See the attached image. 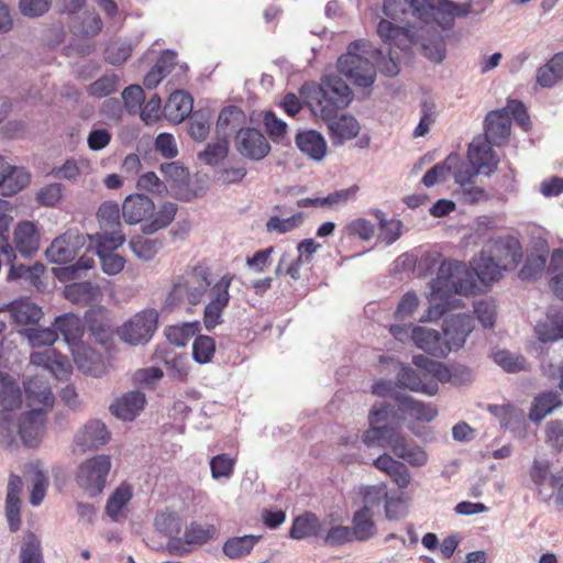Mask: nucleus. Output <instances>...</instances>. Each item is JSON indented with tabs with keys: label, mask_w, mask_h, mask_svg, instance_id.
Segmentation results:
<instances>
[{
	"label": "nucleus",
	"mask_w": 563,
	"mask_h": 563,
	"mask_svg": "<svg viewBox=\"0 0 563 563\" xmlns=\"http://www.w3.org/2000/svg\"><path fill=\"white\" fill-rule=\"evenodd\" d=\"M74 363L77 368L86 375L101 377L107 371V364L101 355L95 349L85 343H79L70 349Z\"/></svg>",
	"instance_id": "obj_19"
},
{
	"label": "nucleus",
	"mask_w": 563,
	"mask_h": 563,
	"mask_svg": "<svg viewBox=\"0 0 563 563\" xmlns=\"http://www.w3.org/2000/svg\"><path fill=\"white\" fill-rule=\"evenodd\" d=\"M102 21L95 12H87L82 16H75L70 24V30L78 36H95L102 30Z\"/></svg>",
	"instance_id": "obj_54"
},
{
	"label": "nucleus",
	"mask_w": 563,
	"mask_h": 563,
	"mask_svg": "<svg viewBox=\"0 0 563 563\" xmlns=\"http://www.w3.org/2000/svg\"><path fill=\"white\" fill-rule=\"evenodd\" d=\"M133 497V488L130 484L122 483L109 496L106 505V514L113 521H121L126 517V506Z\"/></svg>",
	"instance_id": "obj_33"
},
{
	"label": "nucleus",
	"mask_w": 563,
	"mask_h": 563,
	"mask_svg": "<svg viewBox=\"0 0 563 563\" xmlns=\"http://www.w3.org/2000/svg\"><path fill=\"white\" fill-rule=\"evenodd\" d=\"M209 276V271L205 266L187 267L181 274L175 276L165 305L169 308L183 303L199 305L212 287Z\"/></svg>",
	"instance_id": "obj_3"
},
{
	"label": "nucleus",
	"mask_w": 563,
	"mask_h": 563,
	"mask_svg": "<svg viewBox=\"0 0 563 563\" xmlns=\"http://www.w3.org/2000/svg\"><path fill=\"white\" fill-rule=\"evenodd\" d=\"M30 183V174L23 167L5 164V172L0 177L2 195L12 196L22 190Z\"/></svg>",
	"instance_id": "obj_41"
},
{
	"label": "nucleus",
	"mask_w": 563,
	"mask_h": 563,
	"mask_svg": "<svg viewBox=\"0 0 563 563\" xmlns=\"http://www.w3.org/2000/svg\"><path fill=\"white\" fill-rule=\"evenodd\" d=\"M395 402L398 420L413 419L419 422H431L438 415V410L431 405L404 394H396Z\"/></svg>",
	"instance_id": "obj_18"
},
{
	"label": "nucleus",
	"mask_w": 563,
	"mask_h": 563,
	"mask_svg": "<svg viewBox=\"0 0 563 563\" xmlns=\"http://www.w3.org/2000/svg\"><path fill=\"white\" fill-rule=\"evenodd\" d=\"M563 79V52L556 53L537 71V82L542 88H551Z\"/></svg>",
	"instance_id": "obj_49"
},
{
	"label": "nucleus",
	"mask_w": 563,
	"mask_h": 563,
	"mask_svg": "<svg viewBox=\"0 0 563 563\" xmlns=\"http://www.w3.org/2000/svg\"><path fill=\"white\" fill-rule=\"evenodd\" d=\"M453 8L454 1L452 0H437L434 4L423 0L419 21L426 24L433 22L444 29L450 27L454 21Z\"/></svg>",
	"instance_id": "obj_27"
},
{
	"label": "nucleus",
	"mask_w": 563,
	"mask_h": 563,
	"mask_svg": "<svg viewBox=\"0 0 563 563\" xmlns=\"http://www.w3.org/2000/svg\"><path fill=\"white\" fill-rule=\"evenodd\" d=\"M177 205L174 202H164L156 213L153 212L154 218L150 223L142 227L145 234H153L161 229L168 227L177 212Z\"/></svg>",
	"instance_id": "obj_56"
},
{
	"label": "nucleus",
	"mask_w": 563,
	"mask_h": 563,
	"mask_svg": "<svg viewBox=\"0 0 563 563\" xmlns=\"http://www.w3.org/2000/svg\"><path fill=\"white\" fill-rule=\"evenodd\" d=\"M110 468L111 460L108 455H96L79 466L77 483L87 495L96 497L102 493Z\"/></svg>",
	"instance_id": "obj_7"
},
{
	"label": "nucleus",
	"mask_w": 563,
	"mask_h": 563,
	"mask_svg": "<svg viewBox=\"0 0 563 563\" xmlns=\"http://www.w3.org/2000/svg\"><path fill=\"white\" fill-rule=\"evenodd\" d=\"M323 531V522L312 512H306L297 517L290 528V538L302 540L311 537H319Z\"/></svg>",
	"instance_id": "obj_44"
},
{
	"label": "nucleus",
	"mask_w": 563,
	"mask_h": 563,
	"mask_svg": "<svg viewBox=\"0 0 563 563\" xmlns=\"http://www.w3.org/2000/svg\"><path fill=\"white\" fill-rule=\"evenodd\" d=\"M55 330L59 332L70 349L81 343L85 327L80 318L73 313H65L55 319Z\"/></svg>",
	"instance_id": "obj_35"
},
{
	"label": "nucleus",
	"mask_w": 563,
	"mask_h": 563,
	"mask_svg": "<svg viewBox=\"0 0 563 563\" xmlns=\"http://www.w3.org/2000/svg\"><path fill=\"white\" fill-rule=\"evenodd\" d=\"M544 439L553 453L563 452V421L550 420L544 428Z\"/></svg>",
	"instance_id": "obj_64"
},
{
	"label": "nucleus",
	"mask_w": 563,
	"mask_h": 563,
	"mask_svg": "<svg viewBox=\"0 0 563 563\" xmlns=\"http://www.w3.org/2000/svg\"><path fill=\"white\" fill-rule=\"evenodd\" d=\"M529 476L540 495H542L545 485L555 489L562 481L561 476L551 473L550 463L547 460L536 459L530 467Z\"/></svg>",
	"instance_id": "obj_47"
},
{
	"label": "nucleus",
	"mask_w": 563,
	"mask_h": 563,
	"mask_svg": "<svg viewBox=\"0 0 563 563\" xmlns=\"http://www.w3.org/2000/svg\"><path fill=\"white\" fill-rule=\"evenodd\" d=\"M369 213L378 221L377 241L386 245L394 244L401 235L402 222L395 218L387 219L379 209H372Z\"/></svg>",
	"instance_id": "obj_46"
},
{
	"label": "nucleus",
	"mask_w": 563,
	"mask_h": 563,
	"mask_svg": "<svg viewBox=\"0 0 563 563\" xmlns=\"http://www.w3.org/2000/svg\"><path fill=\"white\" fill-rule=\"evenodd\" d=\"M210 132V114L207 111L194 112L188 121V133L197 142L207 139Z\"/></svg>",
	"instance_id": "obj_61"
},
{
	"label": "nucleus",
	"mask_w": 563,
	"mask_h": 563,
	"mask_svg": "<svg viewBox=\"0 0 563 563\" xmlns=\"http://www.w3.org/2000/svg\"><path fill=\"white\" fill-rule=\"evenodd\" d=\"M494 362L499 365L504 371L508 373H516L528 369L527 360L516 353H511L507 350H499L493 354Z\"/></svg>",
	"instance_id": "obj_58"
},
{
	"label": "nucleus",
	"mask_w": 563,
	"mask_h": 563,
	"mask_svg": "<svg viewBox=\"0 0 563 563\" xmlns=\"http://www.w3.org/2000/svg\"><path fill=\"white\" fill-rule=\"evenodd\" d=\"M373 464L379 471L388 474L399 488L404 489L409 486L410 473L402 462L384 453L375 459Z\"/></svg>",
	"instance_id": "obj_34"
},
{
	"label": "nucleus",
	"mask_w": 563,
	"mask_h": 563,
	"mask_svg": "<svg viewBox=\"0 0 563 563\" xmlns=\"http://www.w3.org/2000/svg\"><path fill=\"white\" fill-rule=\"evenodd\" d=\"M162 245L163 244L159 240H151L143 236L133 238L129 242V246L135 256L143 261L153 260Z\"/></svg>",
	"instance_id": "obj_60"
},
{
	"label": "nucleus",
	"mask_w": 563,
	"mask_h": 563,
	"mask_svg": "<svg viewBox=\"0 0 563 563\" xmlns=\"http://www.w3.org/2000/svg\"><path fill=\"white\" fill-rule=\"evenodd\" d=\"M412 363L431 373L437 379V383H451L457 386L468 384L474 378L472 369L462 364L446 366L443 363L431 360L424 355L413 356Z\"/></svg>",
	"instance_id": "obj_9"
},
{
	"label": "nucleus",
	"mask_w": 563,
	"mask_h": 563,
	"mask_svg": "<svg viewBox=\"0 0 563 563\" xmlns=\"http://www.w3.org/2000/svg\"><path fill=\"white\" fill-rule=\"evenodd\" d=\"M64 294L69 301L85 306L99 301L102 296L100 287L88 280L65 286Z\"/></svg>",
	"instance_id": "obj_36"
},
{
	"label": "nucleus",
	"mask_w": 563,
	"mask_h": 563,
	"mask_svg": "<svg viewBox=\"0 0 563 563\" xmlns=\"http://www.w3.org/2000/svg\"><path fill=\"white\" fill-rule=\"evenodd\" d=\"M489 410L498 419L503 429L516 431L520 429L525 422L523 410L516 406H492Z\"/></svg>",
	"instance_id": "obj_52"
},
{
	"label": "nucleus",
	"mask_w": 563,
	"mask_h": 563,
	"mask_svg": "<svg viewBox=\"0 0 563 563\" xmlns=\"http://www.w3.org/2000/svg\"><path fill=\"white\" fill-rule=\"evenodd\" d=\"M376 31L382 42L389 47L405 51L413 42V33L410 27L397 25L387 19H382L378 22Z\"/></svg>",
	"instance_id": "obj_23"
},
{
	"label": "nucleus",
	"mask_w": 563,
	"mask_h": 563,
	"mask_svg": "<svg viewBox=\"0 0 563 563\" xmlns=\"http://www.w3.org/2000/svg\"><path fill=\"white\" fill-rule=\"evenodd\" d=\"M20 563H44L41 541L33 533L26 534L23 539Z\"/></svg>",
	"instance_id": "obj_63"
},
{
	"label": "nucleus",
	"mask_w": 563,
	"mask_h": 563,
	"mask_svg": "<svg viewBox=\"0 0 563 563\" xmlns=\"http://www.w3.org/2000/svg\"><path fill=\"white\" fill-rule=\"evenodd\" d=\"M86 236L78 230H68L53 240L45 254L49 262L66 264L71 262L85 246Z\"/></svg>",
	"instance_id": "obj_12"
},
{
	"label": "nucleus",
	"mask_w": 563,
	"mask_h": 563,
	"mask_svg": "<svg viewBox=\"0 0 563 563\" xmlns=\"http://www.w3.org/2000/svg\"><path fill=\"white\" fill-rule=\"evenodd\" d=\"M45 422V411L42 409H31L19 418L15 422L14 409L12 410L11 427L14 431L10 443H2L10 446L14 441V434L18 433L26 446L35 448L40 444Z\"/></svg>",
	"instance_id": "obj_11"
},
{
	"label": "nucleus",
	"mask_w": 563,
	"mask_h": 563,
	"mask_svg": "<svg viewBox=\"0 0 563 563\" xmlns=\"http://www.w3.org/2000/svg\"><path fill=\"white\" fill-rule=\"evenodd\" d=\"M198 331L199 322H185L169 327L166 338L173 345L185 346Z\"/></svg>",
	"instance_id": "obj_59"
},
{
	"label": "nucleus",
	"mask_w": 563,
	"mask_h": 563,
	"mask_svg": "<svg viewBox=\"0 0 563 563\" xmlns=\"http://www.w3.org/2000/svg\"><path fill=\"white\" fill-rule=\"evenodd\" d=\"M380 56V51L367 41H355L349 45L347 53L338 60L341 74L347 77L355 86L371 87L376 79L374 60Z\"/></svg>",
	"instance_id": "obj_2"
},
{
	"label": "nucleus",
	"mask_w": 563,
	"mask_h": 563,
	"mask_svg": "<svg viewBox=\"0 0 563 563\" xmlns=\"http://www.w3.org/2000/svg\"><path fill=\"white\" fill-rule=\"evenodd\" d=\"M389 449L398 459L411 466L420 467L428 462L427 452L413 441L408 440L400 431L391 439Z\"/></svg>",
	"instance_id": "obj_24"
},
{
	"label": "nucleus",
	"mask_w": 563,
	"mask_h": 563,
	"mask_svg": "<svg viewBox=\"0 0 563 563\" xmlns=\"http://www.w3.org/2000/svg\"><path fill=\"white\" fill-rule=\"evenodd\" d=\"M158 323V313L154 309H144L124 322L119 329L120 339L129 345H144L154 335Z\"/></svg>",
	"instance_id": "obj_6"
},
{
	"label": "nucleus",
	"mask_w": 563,
	"mask_h": 563,
	"mask_svg": "<svg viewBox=\"0 0 563 563\" xmlns=\"http://www.w3.org/2000/svg\"><path fill=\"white\" fill-rule=\"evenodd\" d=\"M192 111V98L189 93L177 90L170 93L164 107V114L170 122H183Z\"/></svg>",
	"instance_id": "obj_32"
},
{
	"label": "nucleus",
	"mask_w": 563,
	"mask_h": 563,
	"mask_svg": "<svg viewBox=\"0 0 563 563\" xmlns=\"http://www.w3.org/2000/svg\"><path fill=\"white\" fill-rule=\"evenodd\" d=\"M8 309L12 320L18 324H33L43 317L42 308L29 298L12 301Z\"/></svg>",
	"instance_id": "obj_40"
},
{
	"label": "nucleus",
	"mask_w": 563,
	"mask_h": 563,
	"mask_svg": "<svg viewBox=\"0 0 563 563\" xmlns=\"http://www.w3.org/2000/svg\"><path fill=\"white\" fill-rule=\"evenodd\" d=\"M97 216L101 232H98L93 235H88L90 241H100L103 240V236H109L112 232H120L119 208L115 203H102L98 210Z\"/></svg>",
	"instance_id": "obj_39"
},
{
	"label": "nucleus",
	"mask_w": 563,
	"mask_h": 563,
	"mask_svg": "<svg viewBox=\"0 0 563 563\" xmlns=\"http://www.w3.org/2000/svg\"><path fill=\"white\" fill-rule=\"evenodd\" d=\"M507 269L506 266H503L501 263L493 258L484 250H482L479 257L474 262V272L485 285L499 280Z\"/></svg>",
	"instance_id": "obj_37"
},
{
	"label": "nucleus",
	"mask_w": 563,
	"mask_h": 563,
	"mask_svg": "<svg viewBox=\"0 0 563 563\" xmlns=\"http://www.w3.org/2000/svg\"><path fill=\"white\" fill-rule=\"evenodd\" d=\"M228 151V141L218 136L214 142L209 143L203 151L199 152L198 157L208 165H217L227 157Z\"/></svg>",
	"instance_id": "obj_62"
},
{
	"label": "nucleus",
	"mask_w": 563,
	"mask_h": 563,
	"mask_svg": "<svg viewBox=\"0 0 563 563\" xmlns=\"http://www.w3.org/2000/svg\"><path fill=\"white\" fill-rule=\"evenodd\" d=\"M412 342L418 349L435 357H445L449 354L448 344L438 330L415 325Z\"/></svg>",
	"instance_id": "obj_22"
},
{
	"label": "nucleus",
	"mask_w": 563,
	"mask_h": 563,
	"mask_svg": "<svg viewBox=\"0 0 563 563\" xmlns=\"http://www.w3.org/2000/svg\"><path fill=\"white\" fill-rule=\"evenodd\" d=\"M145 404V395L139 390H132L117 398L111 404L110 411L121 420L132 421L144 409Z\"/></svg>",
	"instance_id": "obj_25"
},
{
	"label": "nucleus",
	"mask_w": 563,
	"mask_h": 563,
	"mask_svg": "<svg viewBox=\"0 0 563 563\" xmlns=\"http://www.w3.org/2000/svg\"><path fill=\"white\" fill-rule=\"evenodd\" d=\"M562 404L561 395L558 391H545L539 394L532 402L529 419L534 422H541L548 415L560 407Z\"/></svg>",
	"instance_id": "obj_45"
},
{
	"label": "nucleus",
	"mask_w": 563,
	"mask_h": 563,
	"mask_svg": "<svg viewBox=\"0 0 563 563\" xmlns=\"http://www.w3.org/2000/svg\"><path fill=\"white\" fill-rule=\"evenodd\" d=\"M485 137L479 136L490 147L505 144L510 134L511 121L506 110L490 111L484 122Z\"/></svg>",
	"instance_id": "obj_20"
},
{
	"label": "nucleus",
	"mask_w": 563,
	"mask_h": 563,
	"mask_svg": "<svg viewBox=\"0 0 563 563\" xmlns=\"http://www.w3.org/2000/svg\"><path fill=\"white\" fill-rule=\"evenodd\" d=\"M154 208L155 205L150 197L143 194H133L123 201L122 217L126 223L136 224L153 214Z\"/></svg>",
	"instance_id": "obj_28"
},
{
	"label": "nucleus",
	"mask_w": 563,
	"mask_h": 563,
	"mask_svg": "<svg viewBox=\"0 0 563 563\" xmlns=\"http://www.w3.org/2000/svg\"><path fill=\"white\" fill-rule=\"evenodd\" d=\"M232 279V275L225 274L210 288L209 301L203 312V324L209 331L223 321L222 313L230 301L229 288Z\"/></svg>",
	"instance_id": "obj_10"
},
{
	"label": "nucleus",
	"mask_w": 563,
	"mask_h": 563,
	"mask_svg": "<svg viewBox=\"0 0 563 563\" xmlns=\"http://www.w3.org/2000/svg\"><path fill=\"white\" fill-rule=\"evenodd\" d=\"M32 476V487L30 493V503L32 506H40L46 495L49 482L46 472L42 468L40 462L32 463L30 465Z\"/></svg>",
	"instance_id": "obj_55"
},
{
	"label": "nucleus",
	"mask_w": 563,
	"mask_h": 563,
	"mask_svg": "<svg viewBox=\"0 0 563 563\" xmlns=\"http://www.w3.org/2000/svg\"><path fill=\"white\" fill-rule=\"evenodd\" d=\"M261 536L245 534L229 538L222 547V551L231 560H238L249 555L260 541Z\"/></svg>",
	"instance_id": "obj_51"
},
{
	"label": "nucleus",
	"mask_w": 563,
	"mask_h": 563,
	"mask_svg": "<svg viewBox=\"0 0 563 563\" xmlns=\"http://www.w3.org/2000/svg\"><path fill=\"white\" fill-rule=\"evenodd\" d=\"M438 267V275L430 283L428 295L429 308L421 316L420 322H431L440 319L450 308L452 295L468 296L473 294L476 284L474 274L468 267L457 261L441 262L440 254L427 252L418 261L420 274H431Z\"/></svg>",
	"instance_id": "obj_1"
},
{
	"label": "nucleus",
	"mask_w": 563,
	"mask_h": 563,
	"mask_svg": "<svg viewBox=\"0 0 563 563\" xmlns=\"http://www.w3.org/2000/svg\"><path fill=\"white\" fill-rule=\"evenodd\" d=\"M102 309L89 310L86 316V323L91 339L101 345H107L111 339V330L103 318Z\"/></svg>",
	"instance_id": "obj_50"
},
{
	"label": "nucleus",
	"mask_w": 563,
	"mask_h": 563,
	"mask_svg": "<svg viewBox=\"0 0 563 563\" xmlns=\"http://www.w3.org/2000/svg\"><path fill=\"white\" fill-rule=\"evenodd\" d=\"M483 250L507 268L516 267L522 258L520 242L511 235L490 239Z\"/></svg>",
	"instance_id": "obj_14"
},
{
	"label": "nucleus",
	"mask_w": 563,
	"mask_h": 563,
	"mask_svg": "<svg viewBox=\"0 0 563 563\" xmlns=\"http://www.w3.org/2000/svg\"><path fill=\"white\" fill-rule=\"evenodd\" d=\"M14 243L23 256H32L40 247V234L31 221H22L14 229Z\"/></svg>",
	"instance_id": "obj_30"
},
{
	"label": "nucleus",
	"mask_w": 563,
	"mask_h": 563,
	"mask_svg": "<svg viewBox=\"0 0 563 563\" xmlns=\"http://www.w3.org/2000/svg\"><path fill=\"white\" fill-rule=\"evenodd\" d=\"M473 329L474 321L470 314L457 313L446 318L443 325V341L448 344L449 353L461 349Z\"/></svg>",
	"instance_id": "obj_17"
},
{
	"label": "nucleus",
	"mask_w": 563,
	"mask_h": 563,
	"mask_svg": "<svg viewBox=\"0 0 563 563\" xmlns=\"http://www.w3.org/2000/svg\"><path fill=\"white\" fill-rule=\"evenodd\" d=\"M110 432L98 419L88 421L75 435V443L81 450H96L108 443Z\"/></svg>",
	"instance_id": "obj_21"
},
{
	"label": "nucleus",
	"mask_w": 563,
	"mask_h": 563,
	"mask_svg": "<svg viewBox=\"0 0 563 563\" xmlns=\"http://www.w3.org/2000/svg\"><path fill=\"white\" fill-rule=\"evenodd\" d=\"M26 399L33 409H42L46 411L53 407L54 395L47 380L40 376L29 378L24 383Z\"/></svg>",
	"instance_id": "obj_26"
},
{
	"label": "nucleus",
	"mask_w": 563,
	"mask_h": 563,
	"mask_svg": "<svg viewBox=\"0 0 563 563\" xmlns=\"http://www.w3.org/2000/svg\"><path fill=\"white\" fill-rule=\"evenodd\" d=\"M423 0H384L383 13L389 20L404 22L408 15L420 20Z\"/></svg>",
	"instance_id": "obj_31"
},
{
	"label": "nucleus",
	"mask_w": 563,
	"mask_h": 563,
	"mask_svg": "<svg viewBox=\"0 0 563 563\" xmlns=\"http://www.w3.org/2000/svg\"><path fill=\"white\" fill-rule=\"evenodd\" d=\"M534 331L542 343L554 342L563 339V311L548 313L543 321H539Z\"/></svg>",
	"instance_id": "obj_42"
},
{
	"label": "nucleus",
	"mask_w": 563,
	"mask_h": 563,
	"mask_svg": "<svg viewBox=\"0 0 563 563\" xmlns=\"http://www.w3.org/2000/svg\"><path fill=\"white\" fill-rule=\"evenodd\" d=\"M235 147L242 156L254 161L263 159L271 151V145L263 133L252 128L238 132Z\"/></svg>",
	"instance_id": "obj_16"
},
{
	"label": "nucleus",
	"mask_w": 563,
	"mask_h": 563,
	"mask_svg": "<svg viewBox=\"0 0 563 563\" xmlns=\"http://www.w3.org/2000/svg\"><path fill=\"white\" fill-rule=\"evenodd\" d=\"M398 429L388 424L385 426H369L363 433L362 441L367 446H387L390 448L391 439L397 435Z\"/></svg>",
	"instance_id": "obj_53"
},
{
	"label": "nucleus",
	"mask_w": 563,
	"mask_h": 563,
	"mask_svg": "<svg viewBox=\"0 0 563 563\" xmlns=\"http://www.w3.org/2000/svg\"><path fill=\"white\" fill-rule=\"evenodd\" d=\"M452 165L454 180L462 187L471 185L478 174L490 176L497 169L498 158L484 140L475 137L468 145L467 162L456 155Z\"/></svg>",
	"instance_id": "obj_4"
},
{
	"label": "nucleus",
	"mask_w": 563,
	"mask_h": 563,
	"mask_svg": "<svg viewBox=\"0 0 563 563\" xmlns=\"http://www.w3.org/2000/svg\"><path fill=\"white\" fill-rule=\"evenodd\" d=\"M244 123L245 114L240 108L235 106L225 107L218 117L217 134L227 140L231 133H238L240 130H243Z\"/></svg>",
	"instance_id": "obj_38"
},
{
	"label": "nucleus",
	"mask_w": 563,
	"mask_h": 563,
	"mask_svg": "<svg viewBox=\"0 0 563 563\" xmlns=\"http://www.w3.org/2000/svg\"><path fill=\"white\" fill-rule=\"evenodd\" d=\"M298 148L314 161H321L327 154L324 137L316 131L298 133L296 136Z\"/></svg>",
	"instance_id": "obj_43"
},
{
	"label": "nucleus",
	"mask_w": 563,
	"mask_h": 563,
	"mask_svg": "<svg viewBox=\"0 0 563 563\" xmlns=\"http://www.w3.org/2000/svg\"><path fill=\"white\" fill-rule=\"evenodd\" d=\"M124 241L125 238L121 232H112L109 236H103V240L92 241L104 274L113 276L123 271L125 258L113 251L120 247Z\"/></svg>",
	"instance_id": "obj_13"
},
{
	"label": "nucleus",
	"mask_w": 563,
	"mask_h": 563,
	"mask_svg": "<svg viewBox=\"0 0 563 563\" xmlns=\"http://www.w3.org/2000/svg\"><path fill=\"white\" fill-rule=\"evenodd\" d=\"M0 443H10L13 434L11 427L12 410L22 404L21 390L15 380L8 375L0 374Z\"/></svg>",
	"instance_id": "obj_8"
},
{
	"label": "nucleus",
	"mask_w": 563,
	"mask_h": 563,
	"mask_svg": "<svg viewBox=\"0 0 563 563\" xmlns=\"http://www.w3.org/2000/svg\"><path fill=\"white\" fill-rule=\"evenodd\" d=\"M417 367L416 369L409 366H401L397 375L398 385L415 393L434 396L439 390L437 379L426 368Z\"/></svg>",
	"instance_id": "obj_15"
},
{
	"label": "nucleus",
	"mask_w": 563,
	"mask_h": 563,
	"mask_svg": "<svg viewBox=\"0 0 563 563\" xmlns=\"http://www.w3.org/2000/svg\"><path fill=\"white\" fill-rule=\"evenodd\" d=\"M329 136L334 146H340L346 141L354 139L360 132L357 120L349 114H343L339 119L327 120Z\"/></svg>",
	"instance_id": "obj_29"
},
{
	"label": "nucleus",
	"mask_w": 563,
	"mask_h": 563,
	"mask_svg": "<svg viewBox=\"0 0 563 563\" xmlns=\"http://www.w3.org/2000/svg\"><path fill=\"white\" fill-rule=\"evenodd\" d=\"M373 512L356 510L352 517L350 531L354 541L364 542L372 539L377 531L373 520Z\"/></svg>",
	"instance_id": "obj_48"
},
{
	"label": "nucleus",
	"mask_w": 563,
	"mask_h": 563,
	"mask_svg": "<svg viewBox=\"0 0 563 563\" xmlns=\"http://www.w3.org/2000/svg\"><path fill=\"white\" fill-rule=\"evenodd\" d=\"M353 93L347 84L339 76H324L309 106L314 115L323 120L335 118L338 111L350 104Z\"/></svg>",
	"instance_id": "obj_5"
},
{
	"label": "nucleus",
	"mask_w": 563,
	"mask_h": 563,
	"mask_svg": "<svg viewBox=\"0 0 563 563\" xmlns=\"http://www.w3.org/2000/svg\"><path fill=\"white\" fill-rule=\"evenodd\" d=\"M387 493L385 484L361 486L358 494L362 497L363 506L360 509L373 512L374 508L385 499Z\"/></svg>",
	"instance_id": "obj_57"
}]
</instances>
